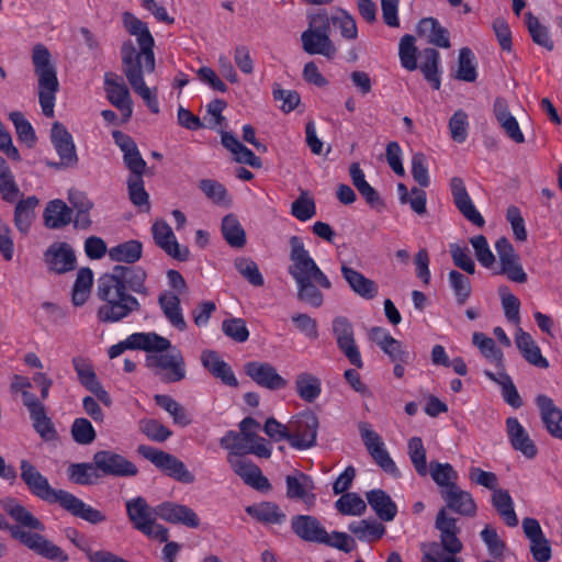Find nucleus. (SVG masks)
I'll use <instances>...</instances> for the list:
<instances>
[{
    "label": "nucleus",
    "mask_w": 562,
    "mask_h": 562,
    "mask_svg": "<svg viewBox=\"0 0 562 562\" xmlns=\"http://www.w3.org/2000/svg\"><path fill=\"white\" fill-rule=\"evenodd\" d=\"M2 509L18 524L10 525L5 517L0 513V530H8L11 537L19 540L27 549L36 554L57 562H67L69 557L61 548L54 544L50 540L38 532L25 531L30 530L44 531V524L36 518L25 506L20 504L13 497H7L0 501Z\"/></svg>",
    "instance_id": "obj_1"
},
{
    "label": "nucleus",
    "mask_w": 562,
    "mask_h": 562,
    "mask_svg": "<svg viewBox=\"0 0 562 562\" xmlns=\"http://www.w3.org/2000/svg\"><path fill=\"white\" fill-rule=\"evenodd\" d=\"M289 243L291 263L288 267V272L296 283V297L300 302L318 308L324 303V294L321 289H331V282L312 258L299 236L290 237Z\"/></svg>",
    "instance_id": "obj_2"
},
{
    "label": "nucleus",
    "mask_w": 562,
    "mask_h": 562,
    "mask_svg": "<svg viewBox=\"0 0 562 562\" xmlns=\"http://www.w3.org/2000/svg\"><path fill=\"white\" fill-rule=\"evenodd\" d=\"M20 477L30 493L48 504H58L75 517L92 525L106 520L105 515L86 504L83 501L65 490L53 488L47 480L29 460L20 461Z\"/></svg>",
    "instance_id": "obj_3"
},
{
    "label": "nucleus",
    "mask_w": 562,
    "mask_h": 562,
    "mask_svg": "<svg viewBox=\"0 0 562 562\" xmlns=\"http://www.w3.org/2000/svg\"><path fill=\"white\" fill-rule=\"evenodd\" d=\"M440 494L446 507L437 513L435 527L440 531V541L445 551L459 553L462 550V542L457 537L460 528L457 526V519L448 515L447 508L459 515L473 517L477 507L472 495L458 485H450L449 490H441Z\"/></svg>",
    "instance_id": "obj_4"
},
{
    "label": "nucleus",
    "mask_w": 562,
    "mask_h": 562,
    "mask_svg": "<svg viewBox=\"0 0 562 562\" xmlns=\"http://www.w3.org/2000/svg\"><path fill=\"white\" fill-rule=\"evenodd\" d=\"M97 296L101 301L97 317L101 323H117L140 311L142 305L136 296L124 291L119 281L109 280L102 274L97 281Z\"/></svg>",
    "instance_id": "obj_5"
},
{
    "label": "nucleus",
    "mask_w": 562,
    "mask_h": 562,
    "mask_svg": "<svg viewBox=\"0 0 562 562\" xmlns=\"http://www.w3.org/2000/svg\"><path fill=\"white\" fill-rule=\"evenodd\" d=\"M32 63L38 81V101L42 112L46 117H53L59 82L56 67L52 63V56L46 46L36 44L33 47Z\"/></svg>",
    "instance_id": "obj_6"
},
{
    "label": "nucleus",
    "mask_w": 562,
    "mask_h": 562,
    "mask_svg": "<svg viewBox=\"0 0 562 562\" xmlns=\"http://www.w3.org/2000/svg\"><path fill=\"white\" fill-rule=\"evenodd\" d=\"M122 20L126 31L131 35L137 37V43L140 47V50L137 52L134 44L131 41L123 43L121 48L122 65H124V57L128 55L131 49L132 59L135 58L137 61L144 63V69L147 71V74L153 72L156 66L154 54L155 41L147 27V24L140 21L131 12H124Z\"/></svg>",
    "instance_id": "obj_7"
},
{
    "label": "nucleus",
    "mask_w": 562,
    "mask_h": 562,
    "mask_svg": "<svg viewBox=\"0 0 562 562\" xmlns=\"http://www.w3.org/2000/svg\"><path fill=\"white\" fill-rule=\"evenodd\" d=\"M330 20L326 12L314 14L310 19L308 29L301 35L303 49L310 55L334 57L336 48L329 38Z\"/></svg>",
    "instance_id": "obj_8"
},
{
    "label": "nucleus",
    "mask_w": 562,
    "mask_h": 562,
    "mask_svg": "<svg viewBox=\"0 0 562 562\" xmlns=\"http://www.w3.org/2000/svg\"><path fill=\"white\" fill-rule=\"evenodd\" d=\"M167 353H148L146 367L164 383H176L186 379L187 369L182 352L177 348Z\"/></svg>",
    "instance_id": "obj_9"
},
{
    "label": "nucleus",
    "mask_w": 562,
    "mask_h": 562,
    "mask_svg": "<svg viewBox=\"0 0 562 562\" xmlns=\"http://www.w3.org/2000/svg\"><path fill=\"white\" fill-rule=\"evenodd\" d=\"M137 452L173 480L186 484L194 482V475L187 469L186 464L173 454L147 445L138 446Z\"/></svg>",
    "instance_id": "obj_10"
},
{
    "label": "nucleus",
    "mask_w": 562,
    "mask_h": 562,
    "mask_svg": "<svg viewBox=\"0 0 562 562\" xmlns=\"http://www.w3.org/2000/svg\"><path fill=\"white\" fill-rule=\"evenodd\" d=\"M318 418L311 412L297 414L290 420L291 447L300 450L315 446Z\"/></svg>",
    "instance_id": "obj_11"
},
{
    "label": "nucleus",
    "mask_w": 562,
    "mask_h": 562,
    "mask_svg": "<svg viewBox=\"0 0 562 562\" xmlns=\"http://www.w3.org/2000/svg\"><path fill=\"white\" fill-rule=\"evenodd\" d=\"M92 460L101 476L132 477L138 474V468L132 461L113 450L97 451Z\"/></svg>",
    "instance_id": "obj_12"
},
{
    "label": "nucleus",
    "mask_w": 562,
    "mask_h": 562,
    "mask_svg": "<svg viewBox=\"0 0 562 562\" xmlns=\"http://www.w3.org/2000/svg\"><path fill=\"white\" fill-rule=\"evenodd\" d=\"M131 50L124 57L123 71L133 90L145 101L148 109L157 114L159 112V103L157 95L146 86L144 74V63L132 59Z\"/></svg>",
    "instance_id": "obj_13"
},
{
    "label": "nucleus",
    "mask_w": 562,
    "mask_h": 562,
    "mask_svg": "<svg viewBox=\"0 0 562 562\" xmlns=\"http://www.w3.org/2000/svg\"><path fill=\"white\" fill-rule=\"evenodd\" d=\"M359 431L363 443L374 462L387 474L398 477L400 471L385 449L381 436L370 429L369 425L366 423L360 424Z\"/></svg>",
    "instance_id": "obj_14"
},
{
    "label": "nucleus",
    "mask_w": 562,
    "mask_h": 562,
    "mask_svg": "<svg viewBox=\"0 0 562 562\" xmlns=\"http://www.w3.org/2000/svg\"><path fill=\"white\" fill-rule=\"evenodd\" d=\"M103 274L111 281H119L124 291L144 296L149 295V289L146 285L147 272L139 266L116 265L110 272Z\"/></svg>",
    "instance_id": "obj_15"
},
{
    "label": "nucleus",
    "mask_w": 562,
    "mask_h": 562,
    "mask_svg": "<svg viewBox=\"0 0 562 562\" xmlns=\"http://www.w3.org/2000/svg\"><path fill=\"white\" fill-rule=\"evenodd\" d=\"M333 333L339 350L349 362L358 369L363 367L359 348L355 340L353 326L345 316H337L333 321Z\"/></svg>",
    "instance_id": "obj_16"
},
{
    "label": "nucleus",
    "mask_w": 562,
    "mask_h": 562,
    "mask_svg": "<svg viewBox=\"0 0 562 562\" xmlns=\"http://www.w3.org/2000/svg\"><path fill=\"white\" fill-rule=\"evenodd\" d=\"M50 142L59 156V161L52 164L59 167H74L78 162L76 146L71 134L59 122H55L50 130Z\"/></svg>",
    "instance_id": "obj_17"
},
{
    "label": "nucleus",
    "mask_w": 562,
    "mask_h": 562,
    "mask_svg": "<svg viewBox=\"0 0 562 562\" xmlns=\"http://www.w3.org/2000/svg\"><path fill=\"white\" fill-rule=\"evenodd\" d=\"M495 249L501 262L499 273L506 274L510 281L525 283L527 274L510 241L506 237H501L495 243Z\"/></svg>",
    "instance_id": "obj_18"
},
{
    "label": "nucleus",
    "mask_w": 562,
    "mask_h": 562,
    "mask_svg": "<svg viewBox=\"0 0 562 562\" xmlns=\"http://www.w3.org/2000/svg\"><path fill=\"white\" fill-rule=\"evenodd\" d=\"M154 513L157 517L170 524L183 525L193 529L200 526L196 513L182 504L164 502L154 508Z\"/></svg>",
    "instance_id": "obj_19"
},
{
    "label": "nucleus",
    "mask_w": 562,
    "mask_h": 562,
    "mask_svg": "<svg viewBox=\"0 0 562 562\" xmlns=\"http://www.w3.org/2000/svg\"><path fill=\"white\" fill-rule=\"evenodd\" d=\"M154 240L168 256L179 261H187L190 256L188 247H181L171 227L165 221H156L151 227Z\"/></svg>",
    "instance_id": "obj_20"
},
{
    "label": "nucleus",
    "mask_w": 562,
    "mask_h": 562,
    "mask_svg": "<svg viewBox=\"0 0 562 562\" xmlns=\"http://www.w3.org/2000/svg\"><path fill=\"white\" fill-rule=\"evenodd\" d=\"M245 373L259 386L271 391L282 390L288 385V381L269 362H248L245 364Z\"/></svg>",
    "instance_id": "obj_21"
},
{
    "label": "nucleus",
    "mask_w": 562,
    "mask_h": 562,
    "mask_svg": "<svg viewBox=\"0 0 562 562\" xmlns=\"http://www.w3.org/2000/svg\"><path fill=\"white\" fill-rule=\"evenodd\" d=\"M227 462L232 470L245 484L257 491H269L271 485L266 476L262 475L260 468L250 460L227 456Z\"/></svg>",
    "instance_id": "obj_22"
},
{
    "label": "nucleus",
    "mask_w": 562,
    "mask_h": 562,
    "mask_svg": "<svg viewBox=\"0 0 562 562\" xmlns=\"http://www.w3.org/2000/svg\"><path fill=\"white\" fill-rule=\"evenodd\" d=\"M104 90L112 105L119 109L125 119L132 116V100L126 85L113 72L104 76Z\"/></svg>",
    "instance_id": "obj_23"
},
{
    "label": "nucleus",
    "mask_w": 562,
    "mask_h": 562,
    "mask_svg": "<svg viewBox=\"0 0 562 562\" xmlns=\"http://www.w3.org/2000/svg\"><path fill=\"white\" fill-rule=\"evenodd\" d=\"M44 260L49 271L61 274L76 267L75 251L67 243H54L44 254Z\"/></svg>",
    "instance_id": "obj_24"
},
{
    "label": "nucleus",
    "mask_w": 562,
    "mask_h": 562,
    "mask_svg": "<svg viewBox=\"0 0 562 562\" xmlns=\"http://www.w3.org/2000/svg\"><path fill=\"white\" fill-rule=\"evenodd\" d=\"M451 192L454 204L460 213L474 225L482 227L485 224V221L472 203V200L461 178L452 179Z\"/></svg>",
    "instance_id": "obj_25"
},
{
    "label": "nucleus",
    "mask_w": 562,
    "mask_h": 562,
    "mask_svg": "<svg viewBox=\"0 0 562 562\" xmlns=\"http://www.w3.org/2000/svg\"><path fill=\"white\" fill-rule=\"evenodd\" d=\"M506 431L512 447L527 459H533L538 449L530 436L516 417L506 419Z\"/></svg>",
    "instance_id": "obj_26"
},
{
    "label": "nucleus",
    "mask_w": 562,
    "mask_h": 562,
    "mask_svg": "<svg viewBox=\"0 0 562 562\" xmlns=\"http://www.w3.org/2000/svg\"><path fill=\"white\" fill-rule=\"evenodd\" d=\"M340 271L349 288L360 297L372 300L378 295L379 286L373 280L349 267L346 262L341 263Z\"/></svg>",
    "instance_id": "obj_27"
},
{
    "label": "nucleus",
    "mask_w": 562,
    "mask_h": 562,
    "mask_svg": "<svg viewBox=\"0 0 562 562\" xmlns=\"http://www.w3.org/2000/svg\"><path fill=\"white\" fill-rule=\"evenodd\" d=\"M536 404L548 432L555 438L562 439V411L555 406L552 398L544 394L536 397Z\"/></svg>",
    "instance_id": "obj_28"
},
{
    "label": "nucleus",
    "mask_w": 562,
    "mask_h": 562,
    "mask_svg": "<svg viewBox=\"0 0 562 562\" xmlns=\"http://www.w3.org/2000/svg\"><path fill=\"white\" fill-rule=\"evenodd\" d=\"M293 532L304 541L322 543L326 535V529L319 520L310 515H297L291 519Z\"/></svg>",
    "instance_id": "obj_29"
},
{
    "label": "nucleus",
    "mask_w": 562,
    "mask_h": 562,
    "mask_svg": "<svg viewBox=\"0 0 562 562\" xmlns=\"http://www.w3.org/2000/svg\"><path fill=\"white\" fill-rule=\"evenodd\" d=\"M201 362L209 372L220 379L224 384L237 386L238 381L231 368L214 350H204L201 355Z\"/></svg>",
    "instance_id": "obj_30"
},
{
    "label": "nucleus",
    "mask_w": 562,
    "mask_h": 562,
    "mask_svg": "<svg viewBox=\"0 0 562 562\" xmlns=\"http://www.w3.org/2000/svg\"><path fill=\"white\" fill-rule=\"evenodd\" d=\"M126 514L133 527L140 532L144 529H148L147 526L156 516L154 508H151L142 496H137L126 502Z\"/></svg>",
    "instance_id": "obj_31"
},
{
    "label": "nucleus",
    "mask_w": 562,
    "mask_h": 562,
    "mask_svg": "<svg viewBox=\"0 0 562 562\" xmlns=\"http://www.w3.org/2000/svg\"><path fill=\"white\" fill-rule=\"evenodd\" d=\"M158 304L165 317L173 327H176L180 331L186 330L187 323L182 314L180 299L178 294L170 291H165L159 294Z\"/></svg>",
    "instance_id": "obj_32"
},
{
    "label": "nucleus",
    "mask_w": 562,
    "mask_h": 562,
    "mask_svg": "<svg viewBox=\"0 0 562 562\" xmlns=\"http://www.w3.org/2000/svg\"><path fill=\"white\" fill-rule=\"evenodd\" d=\"M417 34L425 37L428 43L438 47L449 48L450 40L447 29L440 25L435 18H424L417 24Z\"/></svg>",
    "instance_id": "obj_33"
},
{
    "label": "nucleus",
    "mask_w": 562,
    "mask_h": 562,
    "mask_svg": "<svg viewBox=\"0 0 562 562\" xmlns=\"http://www.w3.org/2000/svg\"><path fill=\"white\" fill-rule=\"evenodd\" d=\"M515 342L522 357L532 366L546 369L549 367L548 360L542 357L541 350L532 339L530 334L521 328L517 329Z\"/></svg>",
    "instance_id": "obj_34"
},
{
    "label": "nucleus",
    "mask_w": 562,
    "mask_h": 562,
    "mask_svg": "<svg viewBox=\"0 0 562 562\" xmlns=\"http://www.w3.org/2000/svg\"><path fill=\"white\" fill-rule=\"evenodd\" d=\"M375 515L383 521H391L397 514V506L383 490H372L366 494Z\"/></svg>",
    "instance_id": "obj_35"
},
{
    "label": "nucleus",
    "mask_w": 562,
    "mask_h": 562,
    "mask_svg": "<svg viewBox=\"0 0 562 562\" xmlns=\"http://www.w3.org/2000/svg\"><path fill=\"white\" fill-rule=\"evenodd\" d=\"M72 221V210L61 200L50 201L44 211V222L48 228L59 229Z\"/></svg>",
    "instance_id": "obj_36"
},
{
    "label": "nucleus",
    "mask_w": 562,
    "mask_h": 562,
    "mask_svg": "<svg viewBox=\"0 0 562 562\" xmlns=\"http://www.w3.org/2000/svg\"><path fill=\"white\" fill-rule=\"evenodd\" d=\"M131 345L139 350L156 353H161L171 349L170 340L156 333L132 334Z\"/></svg>",
    "instance_id": "obj_37"
},
{
    "label": "nucleus",
    "mask_w": 562,
    "mask_h": 562,
    "mask_svg": "<svg viewBox=\"0 0 562 562\" xmlns=\"http://www.w3.org/2000/svg\"><path fill=\"white\" fill-rule=\"evenodd\" d=\"M294 383L299 397L307 403L315 402L322 392L321 380L310 372L299 373Z\"/></svg>",
    "instance_id": "obj_38"
},
{
    "label": "nucleus",
    "mask_w": 562,
    "mask_h": 562,
    "mask_svg": "<svg viewBox=\"0 0 562 562\" xmlns=\"http://www.w3.org/2000/svg\"><path fill=\"white\" fill-rule=\"evenodd\" d=\"M492 504L507 526L516 527L518 525L514 502L507 490L497 488L493 492Z\"/></svg>",
    "instance_id": "obj_39"
},
{
    "label": "nucleus",
    "mask_w": 562,
    "mask_h": 562,
    "mask_svg": "<svg viewBox=\"0 0 562 562\" xmlns=\"http://www.w3.org/2000/svg\"><path fill=\"white\" fill-rule=\"evenodd\" d=\"M420 56L423 58L420 70L424 78L431 85L435 90L440 89L441 80L439 75L440 54L435 48H425Z\"/></svg>",
    "instance_id": "obj_40"
},
{
    "label": "nucleus",
    "mask_w": 562,
    "mask_h": 562,
    "mask_svg": "<svg viewBox=\"0 0 562 562\" xmlns=\"http://www.w3.org/2000/svg\"><path fill=\"white\" fill-rule=\"evenodd\" d=\"M69 480L78 485H92L101 477L95 462L71 463L67 469Z\"/></svg>",
    "instance_id": "obj_41"
},
{
    "label": "nucleus",
    "mask_w": 562,
    "mask_h": 562,
    "mask_svg": "<svg viewBox=\"0 0 562 562\" xmlns=\"http://www.w3.org/2000/svg\"><path fill=\"white\" fill-rule=\"evenodd\" d=\"M143 246L142 243L131 239L112 247L109 250V257L116 262H125L126 266H132L142 258Z\"/></svg>",
    "instance_id": "obj_42"
},
{
    "label": "nucleus",
    "mask_w": 562,
    "mask_h": 562,
    "mask_svg": "<svg viewBox=\"0 0 562 562\" xmlns=\"http://www.w3.org/2000/svg\"><path fill=\"white\" fill-rule=\"evenodd\" d=\"M349 531L360 541L374 542L385 533V526L376 520L362 519L349 525Z\"/></svg>",
    "instance_id": "obj_43"
},
{
    "label": "nucleus",
    "mask_w": 562,
    "mask_h": 562,
    "mask_svg": "<svg viewBox=\"0 0 562 562\" xmlns=\"http://www.w3.org/2000/svg\"><path fill=\"white\" fill-rule=\"evenodd\" d=\"M525 23L533 43L549 52L553 50L554 43L550 36L549 29L541 24L538 18H536L531 12H527L525 14Z\"/></svg>",
    "instance_id": "obj_44"
},
{
    "label": "nucleus",
    "mask_w": 562,
    "mask_h": 562,
    "mask_svg": "<svg viewBox=\"0 0 562 562\" xmlns=\"http://www.w3.org/2000/svg\"><path fill=\"white\" fill-rule=\"evenodd\" d=\"M222 234L227 244L235 248H241L246 244V234L237 217L226 215L222 221Z\"/></svg>",
    "instance_id": "obj_45"
},
{
    "label": "nucleus",
    "mask_w": 562,
    "mask_h": 562,
    "mask_svg": "<svg viewBox=\"0 0 562 562\" xmlns=\"http://www.w3.org/2000/svg\"><path fill=\"white\" fill-rule=\"evenodd\" d=\"M38 200L35 196H29L18 202L14 210V224L21 233H27L34 218V209Z\"/></svg>",
    "instance_id": "obj_46"
},
{
    "label": "nucleus",
    "mask_w": 562,
    "mask_h": 562,
    "mask_svg": "<svg viewBox=\"0 0 562 562\" xmlns=\"http://www.w3.org/2000/svg\"><path fill=\"white\" fill-rule=\"evenodd\" d=\"M93 283V273L89 268H81L72 288L71 300L76 306H81L89 297Z\"/></svg>",
    "instance_id": "obj_47"
},
{
    "label": "nucleus",
    "mask_w": 562,
    "mask_h": 562,
    "mask_svg": "<svg viewBox=\"0 0 562 562\" xmlns=\"http://www.w3.org/2000/svg\"><path fill=\"white\" fill-rule=\"evenodd\" d=\"M285 483L286 496L291 499L305 501L308 496V491L313 488L312 480L302 472H299L296 475H288Z\"/></svg>",
    "instance_id": "obj_48"
},
{
    "label": "nucleus",
    "mask_w": 562,
    "mask_h": 562,
    "mask_svg": "<svg viewBox=\"0 0 562 562\" xmlns=\"http://www.w3.org/2000/svg\"><path fill=\"white\" fill-rule=\"evenodd\" d=\"M246 512L257 520L266 524H281L285 515L273 503H261L258 506H249Z\"/></svg>",
    "instance_id": "obj_49"
},
{
    "label": "nucleus",
    "mask_w": 562,
    "mask_h": 562,
    "mask_svg": "<svg viewBox=\"0 0 562 562\" xmlns=\"http://www.w3.org/2000/svg\"><path fill=\"white\" fill-rule=\"evenodd\" d=\"M154 400L158 406L167 411L175 422L180 426H188L191 419L184 407L169 395L157 394Z\"/></svg>",
    "instance_id": "obj_50"
},
{
    "label": "nucleus",
    "mask_w": 562,
    "mask_h": 562,
    "mask_svg": "<svg viewBox=\"0 0 562 562\" xmlns=\"http://www.w3.org/2000/svg\"><path fill=\"white\" fill-rule=\"evenodd\" d=\"M398 56L401 65L408 71L417 69V47L415 46V37L413 35H404L398 45Z\"/></svg>",
    "instance_id": "obj_51"
},
{
    "label": "nucleus",
    "mask_w": 562,
    "mask_h": 562,
    "mask_svg": "<svg viewBox=\"0 0 562 562\" xmlns=\"http://www.w3.org/2000/svg\"><path fill=\"white\" fill-rule=\"evenodd\" d=\"M9 119L14 125L19 140L32 147L36 142V135L33 126L25 119L24 114L20 111H13L9 113Z\"/></svg>",
    "instance_id": "obj_52"
},
{
    "label": "nucleus",
    "mask_w": 562,
    "mask_h": 562,
    "mask_svg": "<svg viewBox=\"0 0 562 562\" xmlns=\"http://www.w3.org/2000/svg\"><path fill=\"white\" fill-rule=\"evenodd\" d=\"M473 344L480 349L481 353L497 367H503V352L496 347L495 341L483 333L473 334Z\"/></svg>",
    "instance_id": "obj_53"
},
{
    "label": "nucleus",
    "mask_w": 562,
    "mask_h": 562,
    "mask_svg": "<svg viewBox=\"0 0 562 562\" xmlns=\"http://www.w3.org/2000/svg\"><path fill=\"white\" fill-rule=\"evenodd\" d=\"M474 54L469 47H463L459 53V65L457 78L462 81L473 82L477 78V71L474 64Z\"/></svg>",
    "instance_id": "obj_54"
},
{
    "label": "nucleus",
    "mask_w": 562,
    "mask_h": 562,
    "mask_svg": "<svg viewBox=\"0 0 562 562\" xmlns=\"http://www.w3.org/2000/svg\"><path fill=\"white\" fill-rule=\"evenodd\" d=\"M430 475L442 490H449L450 485H457L458 474L449 463L430 462Z\"/></svg>",
    "instance_id": "obj_55"
},
{
    "label": "nucleus",
    "mask_w": 562,
    "mask_h": 562,
    "mask_svg": "<svg viewBox=\"0 0 562 562\" xmlns=\"http://www.w3.org/2000/svg\"><path fill=\"white\" fill-rule=\"evenodd\" d=\"M408 456L420 476H426L428 473L426 461V449L420 437H412L408 440Z\"/></svg>",
    "instance_id": "obj_56"
},
{
    "label": "nucleus",
    "mask_w": 562,
    "mask_h": 562,
    "mask_svg": "<svg viewBox=\"0 0 562 562\" xmlns=\"http://www.w3.org/2000/svg\"><path fill=\"white\" fill-rule=\"evenodd\" d=\"M337 510L342 515L360 516L367 509V504L357 493H345L336 502Z\"/></svg>",
    "instance_id": "obj_57"
},
{
    "label": "nucleus",
    "mask_w": 562,
    "mask_h": 562,
    "mask_svg": "<svg viewBox=\"0 0 562 562\" xmlns=\"http://www.w3.org/2000/svg\"><path fill=\"white\" fill-rule=\"evenodd\" d=\"M127 190L131 202L142 211L148 212L149 194L144 188L143 178H128Z\"/></svg>",
    "instance_id": "obj_58"
},
{
    "label": "nucleus",
    "mask_w": 562,
    "mask_h": 562,
    "mask_svg": "<svg viewBox=\"0 0 562 562\" xmlns=\"http://www.w3.org/2000/svg\"><path fill=\"white\" fill-rule=\"evenodd\" d=\"M450 286L456 295L457 303L463 305L471 295V283L468 277L457 270L448 274Z\"/></svg>",
    "instance_id": "obj_59"
},
{
    "label": "nucleus",
    "mask_w": 562,
    "mask_h": 562,
    "mask_svg": "<svg viewBox=\"0 0 562 562\" xmlns=\"http://www.w3.org/2000/svg\"><path fill=\"white\" fill-rule=\"evenodd\" d=\"M329 20L334 26L339 29L340 35L344 38L352 41L358 37L356 21L348 12L340 10L336 15L329 18Z\"/></svg>",
    "instance_id": "obj_60"
},
{
    "label": "nucleus",
    "mask_w": 562,
    "mask_h": 562,
    "mask_svg": "<svg viewBox=\"0 0 562 562\" xmlns=\"http://www.w3.org/2000/svg\"><path fill=\"white\" fill-rule=\"evenodd\" d=\"M235 268L254 286L263 285V277L254 260L249 258H237L235 260Z\"/></svg>",
    "instance_id": "obj_61"
},
{
    "label": "nucleus",
    "mask_w": 562,
    "mask_h": 562,
    "mask_svg": "<svg viewBox=\"0 0 562 562\" xmlns=\"http://www.w3.org/2000/svg\"><path fill=\"white\" fill-rule=\"evenodd\" d=\"M223 333L236 342H245L249 338V330L243 318L232 317L222 323Z\"/></svg>",
    "instance_id": "obj_62"
},
{
    "label": "nucleus",
    "mask_w": 562,
    "mask_h": 562,
    "mask_svg": "<svg viewBox=\"0 0 562 562\" xmlns=\"http://www.w3.org/2000/svg\"><path fill=\"white\" fill-rule=\"evenodd\" d=\"M72 439L79 445H90L95 439V430L87 418H76L71 426Z\"/></svg>",
    "instance_id": "obj_63"
},
{
    "label": "nucleus",
    "mask_w": 562,
    "mask_h": 562,
    "mask_svg": "<svg viewBox=\"0 0 562 562\" xmlns=\"http://www.w3.org/2000/svg\"><path fill=\"white\" fill-rule=\"evenodd\" d=\"M139 429L148 439L156 442H164L172 435L171 430L157 419H142Z\"/></svg>",
    "instance_id": "obj_64"
}]
</instances>
